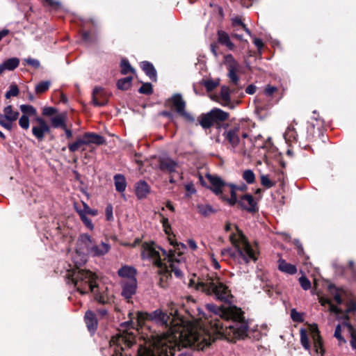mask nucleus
<instances>
[{
    "mask_svg": "<svg viewBox=\"0 0 356 356\" xmlns=\"http://www.w3.org/2000/svg\"><path fill=\"white\" fill-rule=\"evenodd\" d=\"M212 314L207 327L192 325L178 314L173 303L169 306L170 315L156 309L151 314L138 312L137 328L133 331H120L110 341L111 356H129L128 352L139 335L138 356H174L176 348L193 346L204 350L218 339L232 341L247 336L248 323L242 311L236 307L206 305ZM179 356H192L190 353Z\"/></svg>",
    "mask_w": 356,
    "mask_h": 356,
    "instance_id": "nucleus-1",
    "label": "nucleus"
},
{
    "mask_svg": "<svg viewBox=\"0 0 356 356\" xmlns=\"http://www.w3.org/2000/svg\"><path fill=\"white\" fill-rule=\"evenodd\" d=\"M141 257L143 259L149 260L160 269V273L162 274L160 282L161 287H165L163 281L167 280L171 273H174L177 277L182 276L181 269L185 264L177 259L171 251L168 254L165 250L155 247L154 244L145 243L142 246Z\"/></svg>",
    "mask_w": 356,
    "mask_h": 356,
    "instance_id": "nucleus-2",
    "label": "nucleus"
},
{
    "mask_svg": "<svg viewBox=\"0 0 356 356\" xmlns=\"http://www.w3.org/2000/svg\"><path fill=\"white\" fill-rule=\"evenodd\" d=\"M232 228L234 229V232L230 234L229 239L236 248L235 257L238 263L255 262L259 254L257 245L250 243L242 231L236 225L232 226L230 223L225 225L226 232L232 231Z\"/></svg>",
    "mask_w": 356,
    "mask_h": 356,
    "instance_id": "nucleus-3",
    "label": "nucleus"
},
{
    "mask_svg": "<svg viewBox=\"0 0 356 356\" xmlns=\"http://www.w3.org/2000/svg\"><path fill=\"white\" fill-rule=\"evenodd\" d=\"M196 289L208 295H214L217 299L225 302H231L232 298L229 287L222 283L214 273L209 274L206 278L199 281Z\"/></svg>",
    "mask_w": 356,
    "mask_h": 356,
    "instance_id": "nucleus-4",
    "label": "nucleus"
},
{
    "mask_svg": "<svg viewBox=\"0 0 356 356\" xmlns=\"http://www.w3.org/2000/svg\"><path fill=\"white\" fill-rule=\"evenodd\" d=\"M86 259L81 262L74 261L75 268L67 270L66 277L70 280L76 288L77 291L81 294H85L89 291H94L96 284L97 276L90 270H81L79 266L85 263Z\"/></svg>",
    "mask_w": 356,
    "mask_h": 356,
    "instance_id": "nucleus-5",
    "label": "nucleus"
},
{
    "mask_svg": "<svg viewBox=\"0 0 356 356\" xmlns=\"http://www.w3.org/2000/svg\"><path fill=\"white\" fill-rule=\"evenodd\" d=\"M19 113L15 110L11 105L6 106L3 113H0V125L4 129L10 131L13 129V124L19 118Z\"/></svg>",
    "mask_w": 356,
    "mask_h": 356,
    "instance_id": "nucleus-6",
    "label": "nucleus"
},
{
    "mask_svg": "<svg viewBox=\"0 0 356 356\" xmlns=\"http://www.w3.org/2000/svg\"><path fill=\"white\" fill-rule=\"evenodd\" d=\"M95 241L88 234H82L77 240L76 254H89Z\"/></svg>",
    "mask_w": 356,
    "mask_h": 356,
    "instance_id": "nucleus-7",
    "label": "nucleus"
},
{
    "mask_svg": "<svg viewBox=\"0 0 356 356\" xmlns=\"http://www.w3.org/2000/svg\"><path fill=\"white\" fill-rule=\"evenodd\" d=\"M309 332L313 341V346L316 354L323 355L325 350L323 346L322 339L316 324L309 325Z\"/></svg>",
    "mask_w": 356,
    "mask_h": 356,
    "instance_id": "nucleus-8",
    "label": "nucleus"
},
{
    "mask_svg": "<svg viewBox=\"0 0 356 356\" xmlns=\"http://www.w3.org/2000/svg\"><path fill=\"white\" fill-rule=\"evenodd\" d=\"M35 121L38 122V125L32 127V134L39 141H42L45 134L50 132V127L42 118H37Z\"/></svg>",
    "mask_w": 356,
    "mask_h": 356,
    "instance_id": "nucleus-9",
    "label": "nucleus"
},
{
    "mask_svg": "<svg viewBox=\"0 0 356 356\" xmlns=\"http://www.w3.org/2000/svg\"><path fill=\"white\" fill-rule=\"evenodd\" d=\"M241 136L243 138L248 137V134L245 132H241L239 127H234L225 133V139L234 148L239 144Z\"/></svg>",
    "mask_w": 356,
    "mask_h": 356,
    "instance_id": "nucleus-10",
    "label": "nucleus"
},
{
    "mask_svg": "<svg viewBox=\"0 0 356 356\" xmlns=\"http://www.w3.org/2000/svg\"><path fill=\"white\" fill-rule=\"evenodd\" d=\"M207 178L211 184V191L217 195H220L222 198V193L225 191L226 186H229V184L224 182L220 177L213 176L211 175H207Z\"/></svg>",
    "mask_w": 356,
    "mask_h": 356,
    "instance_id": "nucleus-11",
    "label": "nucleus"
},
{
    "mask_svg": "<svg viewBox=\"0 0 356 356\" xmlns=\"http://www.w3.org/2000/svg\"><path fill=\"white\" fill-rule=\"evenodd\" d=\"M238 204L245 210L250 212H254L257 210V204L253 196L250 194H246L240 197Z\"/></svg>",
    "mask_w": 356,
    "mask_h": 356,
    "instance_id": "nucleus-12",
    "label": "nucleus"
},
{
    "mask_svg": "<svg viewBox=\"0 0 356 356\" xmlns=\"http://www.w3.org/2000/svg\"><path fill=\"white\" fill-rule=\"evenodd\" d=\"M108 95L102 88H95L92 92V104L96 106H102L108 102Z\"/></svg>",
    "mask_w": 356,
    "mask_h": 356,
    "instance_id": "nucleus-13",
    "label": "nucleus"
},
{
    "mask_svg": "<svg viewBox=\"0 0 356 356\" xmlns=\"http://www.w3.org/2000/svg\"><path fill=\"white\" fill-rule=\"evenodd\" d=\"M172 105L175 107L176 111L182 116L191 118L190 115L185 111L186 103L179 94H176L170 99Z\"/></svg>",
    "mask_w": 356,
    "mask_h": 356,
    "instance_id": "nucleus-14",
    "label": "nucleus"
},
{
    "mask_svg": "<svg viewBox=\"0 0 356 356\" xmlns=\"http://www.w3.org/2000/svg\"><path fill=\"white\" fill-rule=\"evenodd\" d=\"M122 296L125 298L129 299V298H131V296L136 293V286H137L136 280H131L129 281H122Z\"/></svg>",
    "mask_w": 356,
    "mask_h": 356,
    "instance_id": "nucleus-15",
    "label": "nucleus"
},
{
    "mask_svg": "<svg viewBox=\"0 0 356 356\" xmlns=\"http://www.w3.org/2000/svg\"><path fill=\"white\" fill-rule=\"evenodd\" d=\"M177 163L169 157L159 159V169L164 172H173L176 170Z\"/></svg>",
    "mask_w": 356,
    "mask_h": 356,
    "instance_id": "nucleus-16",
    "label": "nucleus"
},
{
    "mask_svg": "<svg viewBox=\"0 0 356 356\" xmlns=\"http://www.w3.org/2000/svg\"><path fill=\"white\" fill-rule=\"evenodd\" d=\"M111 247L109 244L102 242L99 244L94 243L92 248L90 249L89 255L92 257H101L108 252Z\"/></svg>",
    "mask_w": 356,
    "mask_h": 356,
    "instance_id": "nucleus-17",
    "label": "nucleus"
},
{
    "mask_svg": "<svg viewBox=\"0 0 356 356\" xmlns=\"http://www.w3.org/2000/svg\"><path fill=\"white\" fill-rule=\"evenodd\" d=\"M84 321L88 330L90 332H95L97 328V320L95 313L90 310L87 311L84 316Z\"/></svg>",
    "mask_w": 356,
    "mask_h": 356,
    "instance_id": "nucleus-18",
    "label": "nucleus"
},
{
    "mask_svg": "<svg viewBox=\"0 0 356 356\" xmlns=\"http://www.w3.org/2000/svg\"><path fill=\"white\" fill-rule=\"evenodd\" d=\"M296 124L297 122L294 120L292 123L288 126L284 134V138L288 143H296L298 140V134L295 128V125Z\"/></svg>",
    "mask_w": 356,
    "mask_h": 356,
    "instance_id": "nucleus-19",
    "label": "nucleus"
},
{
    "mask_svg": "<svg viewBox=\"0 0 356 356\" xmlns=\"http://www.w3.org/2000/svg\"><path fill=\"white\" fill-rule=\"evenodd\" d=\"M159 217L161 218L160 222L162 224V227L164 232L168 235V240L170 241V243L175 246L177 243L173 238H172V227L169 222L168 218L165 217L162 213H159Z\"/></svg>",
    "mask_w": 356,
    "mask_h": 356,
    "instance_id": "nucleus-20",
    "label": "nucleus"
},
{
    "mask_svg": "<svg viewBox=\"0 0 356 356\" xmlns=\"http://www.w3.org/2000/svg\"><path fill=\"white\" fill-rule=\"evenodd\" d=\"M118 273L119 276L124 279L123 281H129L131 280H136V271L133 267L128 266H122L121 268L119 269Z\"/></svg>",
    "mask_w": 356,
    "mask_h": 356,
    "instance_id": "nucleus-21",
    "label": "nucleus"
},
{
    "mask_svg": "<svg viewBox=\"0 0 356 356\" xmlns=\"http://www.w3.org/2000/svg\"><path fill=\"white\" fill-rule=\"evenodd\" d=\"M19 65V59L17 58H10L5 61H3L1 64H0V74H1L4 71H13L16 69Z\"/></svg>",
    "mask_w": 356,
    "mask_h": 356,
    "instance_id": "nucleus-22",
    "label": "nucleus"
},
{
    "mask_svg": "<svg viewBox=\"0 0 356 356\" xmlns=\"http://www.w3.org/2000/svg\"><path fill=\"white\" fill-rule=\"evenodd\" d=\"M150 192V187L145 181H140L136 185V195L139 199H143Z\"/></svg>",
    "mask_w": 356,
    "mask_h": 356,
    "instance_id": "nucleus-23",
    "label": "nucleus"
},
{
    "mask_svg": "<svg viewBox=\"0 0 356 356\" xmlns=\"http://www.w3.org/2000/svg\"><path fill=\"white\" fill-rule=\"evenodd\" d=\"M218 41L220 44L225 45L229 50H234L235 46L231 41L230 37L225 31L220 30L217 32Z\"/></svg>",
    "mask_w": 356,
    "mask_h": 356,
    "instance_id": "nucleus-24",
    "label": "nucleus"
},
{
    "mask_svg": "<svg viewBox=\"0 0 356 356\" xmlns=\"http://www.w3.org/2000/svg\"><path fill=\"white\" fill-rule=\"evenodd\" d=\"M278 269L283 273L294 275L297 273V268L295 265L287 263L284 259L278 260Z\"/></svg>",
    "mask_w": 356,
    "mask_h": 356,
    "instance_id": "nucleus-25",
    "label": "nucleus"
},
{
    "mask_svg": "<svg viewBox=\"0 0 356 356\" xmlns=\"http://www.w3.org/2000/svg\"><path fill=\"white\" fill-rule=\"evenodd\" d=\"M230 95L229 89L227 86H222L220 92V95L218 97L217 101L222 106H226L230 104Z\"/></svg>",
    "mask_w": 356,
    "mask_h": 356,
    "instance_id": "nucleus-26",
    "label": "nucleus"
},
{
    "mask_svg": "<svg viewBox=\"0 0 356 356\" xmlns=\"http://www.w3.org/2000/svg\"><path fill=\"white\" fill-rule=\"evenodd\" d=\"M211 115L216 122H224L229 118V113L220 108H213L211 111Z\"/></svg>",
    "mask_w": 356,
    "mask_h": 356,
    "instance_id": "nucleus-27",
    "label": "nucleus"
},
{
    "mask_svg": "<svg viewBox=\"0 0 356 356\" xmlns=\"http://www.w3.org/2000/svg\"><path fill=\"white\" fill-rule=\"evenodd\" d=\"M113 179L116 191L120 193H123L127 187L124 176L121 174H117L114 176Z\"/></svg>",
    "mask_w": 356,
    "mask_h": 356,
    "instance_id": "nucleus-28",
    "label": "nucleus"
},
{
    "mask_svg": "<svg viewBox=\"0 0 356 356\" xmlns=\"http://www.w3.org/2000/svg\"><path fill=\"white\" fill-rule=\"evenodd\" d=\"M141 68L145 73L150 78L155 81L156 77V72L153 65L147 61H143L140 64Z\"/></svg>",
    "mask_w": 356,
    "mask_h": 356,
    "instance_id": "nucleus-29",
    "label": "nucleus"
},
{
    "mask_svg": "<svg viewBox=\"0 0 356 356\" xmlns=\"http://www.w3.org/2000/svg\"><path fill=\"white\" fill-rule=\"evenodd\" d=\"M84 135L88 145L93 143L99 145L104 144L106 142L103 136L97 134L86 133Z\"/></svg>",
    "mask_w": 356,
    "mask_h": 356,
    "instance_id": "nucleus-30",
    "label": "nucleus"
},
{
    "mask_svg": "<svg viewBox=\"0 0 356 356\" xmlns=\"http://www.w3.org/2000/svg\"><path fill=\"white\" fill-rule=\"evenodd\" d=\"M66 115L61 113L52 117L50 120L51 126L54 128H65V126Z\"/></svg>",
    "mask_w": 356,
    "mask_h": 356,
    "instance_id": "nucleus-31",
    "label": "nucleus"
},
{
    "mask_svg": "<svg viewBox=\"0 0 356 356\" xmlns=\"http://www.w3.org/2000/svg\"><path fill=\"white\" fill-rule=\"evenodd\" d=\"M224 63L228 71L238 70L239 64L232 54H227L224 56Z\"/></svg>",
    "mask_w": 356,
    "mask_h": 356,
    "instance_id": "nucleus-32",
    "label": "nucleus"
},
{
    "mask_svg": "<svg viewBox=\"0 0 356 356\" xmlns=\"http://www.w3.org/2000/svg\"><path fill=\"white\" fill-rule=\"evenodd\" d=\"M329 291L332 296H333L334 300L337 304H341L342 296L345 293V291L342 289L337 288L333 284H330Z\"/></svg>",
    "mask_w": 356,
    "mask_h": 356,
    "instance_id": "nucleus-33",
    "label": "nucleus"
},
{
    "mask_svg": "<svg viewBox=\"0 0 356 356\" xmlns=\"http://www.w3.org/2000/svg\"><path fill=\"white\" fill-rule=\"evenodd\" d=\"M88 145L85 135L82 138H77L76 140L71 144H69L68 148L71 152H74L79 150L83 145Z\"/></svg>",
    "mask_w": 356,
    "mask_h": 356,
    "instance_id": "nucleus-34",
    "label": "nucleus"
},
{
    "mask_svg": "<svg viewBox=\"0 0 356 356\" xmlns=\"http://www.w3.org/2000/svg\"><path fill=\"white\" fill-rule=\"evenodd\" d=\"M319 302L321 305L324 306L326 304L329 305V309L331 312H333L336 314H340L342 313V310L339 308L337 306L334 305L331 300L327 298L321 297L319 298Z\"/></svg>",
    "mask_w": 356,
    "mask_h": 356,
    "instance_id": "nucleus-35",
    "label": "nucleus"
},
{
    "mask_svg": "<svg viewBox=\"0 0 356 356\" xmlns=\"http://www.w3.org/2000/svg\"><path fill=\"white\" fill-rule=\"evenodd\" d=\"M200 123L201 126L204 129H208L212 127L215 124V122L213 120V117L211 115V112H209L207 114L203 115L201 117Z\"/></svg>",
    "mask_w": 356,
    "mask_h": 356,
    "instance_id": "nucleus-36",
    "label": "nucleus"
},
{
    "mask_svg": "<svg viewBox=\"0 0 356 356\" xmlns=\"http://www.w3.org/2000/svg\"><path fill=\"white\" fill-rule=\"evenodd\" d=\"M300 342L303 348L307 350H310V343L309 340V337L307 334V331L305 329H300Z\"/></svg>",
    "mask_w": 356,
    "mask_h": 356,
    "instance_id": "nucleus-37",
    "label": "nucleus"
},
{
    "mask_svg": "<svg viewBox=\"0 0 356 356\" xmlns=\"http://www.w3.org/2000/svg\"><path fill=\"white\" fill-rule=\"evenodd\" d=\"M76 211L77 213L79 214V215H91V216H95L98 214V211L97 209H92L91 208L89 207V206L83 202V209H76Z\"/></svg>",
    "mask_w": 356,
    "mask_h": 356,
    "instance_id": "nucleus-38",
    "label": "nucleus"
},
{
    "mask_svg": "<svg viewBox=\"0 0 356 356\" xmlns=\"http://www.w3.org/2000/svg\"><path fill=\"white\" fill-rule=\"evenodd\" d=\"M132 81L131 76H127L121 79H119L117 83V86L120 90H127L131 86Z\"/></svg>",
    "mask_w": 356,
    "mask_h": 356,
    "instance_id": "nucleus-39",
    "label": "nucleus"
},
{
    "mask_svg": "<svg viewBox=\"0 0 356 356\" xmlns=\"http://www.w3.org/2000/svg\"><path fill=\"white\" fill-rule=\"evenodd\" d=\"M229 187L230 188L231 197L230 198H225V200L229 205L234 206L237 202L238 203V195L237 193H235L234 184H229Z\"/></svg>",
    "mask_w": 356,
    "mask_h": 356,
    "instance_id": "nucleus-40",
    "label": "nucleus"
},
{
    "mask_svg": "<svg viewBox=\"0 0 356 356\" xmlns=\"http://www.w3.org/2000/svg\"><path fill=\"white\" fill-rule=\"evenodd\" d=\"M51 82L49 81H44L40 82L35 86V92L38 94H42L45 92L49 88Z\"/></svg>",
    "mask_w": 356,
    "mask_h": 356,
    "instance_id": "nucleus-41",
    "label": "nucleus"
},
{
    "mask_svg": "<svg viewBox=\"0 0 356 356\" xmlns=\"http://www.w3.org/2000/svg\"><path fill=\"white\" fill-rule=\"evenodd\" d=\"M20 111L23 115H35L37 113L36 109L31 105L22 104L19 107Z\"/></svg>",
    "mask_w": 356,
    "mask_h": 356,
    "instance_id": "nucleus-42",
    "label": "nucleus"
},
{
    "mask_svg": "<svg viewBox=\"0 0 356 356\" xmlns=\"http://www.w3.org/2000/svg\"><path fill=\"white\" fill-rule=\"evenodd\" d=\"M243 179L248 184H252L255 181V175L252 170H245L243 172Z\"/></svg>",
    "mask_w": 356,
    "mask_h": 356,
    "instance_id": "nucleus-43",
    "label": "nucleus"
},
{
    "mask_svg": "<svg viewBox=\"0 0 356 356\" xmlns=\"http://www.w3.org/2000/svg\"><path fill=\"white\" fill-rule=\"evenodd\" d=\"M197 208L198 212L204 216H207L213 212V208L209 204H199Z\"/></svg>",
    "mask_w": 356,
    "mask_h": 356,
    "instance_id": "nucleus-44",
    "label": "nucleus"
},
{
    "mask_svg": "<svg viewBox=\"0 0 356 356\" xmlns=\"http://www.w3.org/2000/svg\"><path fill=\"white\" fill-rule=\"evenodd\" d=\"M261 184L266 188H270L275 185V183L270 180L268 175H261L260 176Z\"/></svg>",
    "mask_w": 356,
    "mask_h": 356,
    "instance_id": "nucleus-45",
    "label": "nucleus"
},
{
    "mask_svg": "<svg viewBox=\"0 0 356 356\" xmlns=\"http://www.w3.org/2000/svg\"><path fill=\"white\" fill-rule=\"evenodd\" d=\"M19 94V88L17 85L11 84L9 90L6 92V98L10 99L11 97H16Z\"/></svg>",
    "mask_w": 356,
    "mask_h": 356,
    "instance_id": "nucleus-46",
    "label": "nucleus"
},
{
    "mask_svg": "<svg viewBox=\"0 0 356 356\" xmlns=\"http://www.w3.org/2000/svg\"><path fill=\"white\" fill-rule=\"evenodd\" d=\"M132 72H134V69L131 67L129 61L126 59H122L121 61V73L127 74Z\"/></svg>",
    "mask_w": 356,
    "mask_h": 356,
    "instance_id": "nucleus-47",
    "label": "nucleus"
},
{
    "mask_svg": "<svg viewBox=\"0 0 356 356\" xmlns=\"http://www.w3.org/2000/svg\"><path fill=\"white\" fill-rule=\"evenodd\" d=\"M344 325H346L347 327H348V328L350 331V336H351V339L350 341V346L353 349L356 350V330L355 329H353V326L348 323H345Z\"/></svg>",
    "mask_w": 356,
    "mask_h": 356,
    "instance_id": "nucleus-48",
    "label": "nucleus"
},
{
    "mask_svg": "<svg viewBox=\"0 0 356 356\" xmlns=\"http://www.w3.org/2000/svg\"><path fill=\"white\" fill-rule=\"evenodd\" d=\"M138 92L141 94L150 95L152 93V86L149 83H143L139 88Z\"/></svg>",
    "mask_w": 356,
    "mask_h": 356,
    "instance_id": "nucleus-49",
    "label": "nucleus"
},
{
    "mask_svg": "<svg viewBox=\"0 0 356 356\" xmlns=\"http://www.w3.org/2000/svg\"><path fill=\"white\" fill-rule=\"evenodd\" d=\"M19 125L23 129L27 130L29 128V119L26 115H22L19 119Z\"/></svg>",
    "mask_w": 356,
    "mask_h": 356,
    "instance_id": "nucleus-50",
    "label": "nucleus"
},
{
    "mask_svg": "<svg viewBox=\"0 0 356 356\" xmlns=\"http://www.w3.org/2000/svg\"><path fill=\"white\" fill-rule=\"evenodd\" d=\"M232 25L235 26H241L244 29V31L250 35H251V32L249 29H248L245 24L241 21L239 17H235L232 19Z\"/></svg>",
    "mask_w": 356,
    "mask_h": 356,
    "instance_id": "nucleus-51",
    "label": "nucleus"
},
{
    "mask_svg": "<svg viewBox=\"0 0 356 356\" xmlns=\"http://www.w3.org/2000/svg\"><path fill=\"white\" fill-rule=\"evenodd\" d=\"M299 283L304 290H308L311 287V282L305 276L299 278Z\"/></svg>",
    "mask_w": 356,
    "mask_h": 356,
    "instance_id": "nucleus-52",
    "label": "nucleus"
},
{
    "mask_svg": "<svg viewBox=\"0 0 356 356\" xmlns=\"http://www.w3.org/2000/svg\"><path fill=\"white\" fill-rule=\"evenodd\" d=\"M58 111L56 108L51 106H47L42 109V115L44 116H52L57 113Z\"/></svg>",
    "mask_w": 356,
    "mask_h": 356,
    "instance_id": "nucleus-53",
    "label": "nucleus"
},
{
    "mask_svg": "<svg viewBox=\"0 0 356 356\" xmlns=\"http://www.w3.org/2000/svg\"><path fill=\"white\" fill-rule=\"evenodd\" d=\"M291 317L293 321L302 322L304 321L300 313L298 312L295 309L291 310Z\"/></svg>",
    "mask_w": 356,
    "mask_h": 356,
    "instance_id": "nucleus-54",
    "label": "nucleus"
},
{
    "mask_svg": "<svg viewBox=\"0 0 356 356\" xmlns=\"http://www.w3.org/2000/svg\"><path fill=\"white\" fill-rule=\"evenodd\" d=\"M334 336L339 341L340 343H346V340L341 335V327L340 325H337Z\"/></svg>",
    "mask_w": 356,
    "mask_h": 356,
    "instance_id": "nucleus-55",
    "label": "nucleus"
},
{
    "mask_svg": "<svg viewBox=\"0 0 356 356\" xmlns=\"http://www.w3.org/2000/svg\"><path fill=\"white\" fill-rule=\"evenodd\" d=\"M80 218L83 222V224L86 225V227H88L89 229L92 230L94 228V225L92 222V220L89 219L85 215H79Z\"/></svg>",
    "mask_w": 356,
    "mask_h": 356,
    "instance_id": "nucleus-56",
    "label": "nucleus"
},
{
    "mask_svg": "<svg viewBox=\"0 0 356 356\" xmlns=\"http://www.w3.org/2000/svg\"><path fill=\"white\" fill-rule=\"evenodd\" d=\"M218 82L213 80H207L204 82V86L208 91H211L217 87Z\"/></svg>",
    "mask_w": 356,
    "mask_h": 356,
    "instance_id": "nucleus-57",
    "label": "nucleus"
},
{
    "mask_svg": "<svg viewBox=\"0 0 356 356\" xmlns=\"http://www.w3.org/2000/svg\"><path fill=\"white\" fill-rule=\"evenodd\" d=\"M106 218L108 221H112L113 220V206L111 204H107L106 209Z\"/></svg>",
    "mask_w": 356,
    "mask_h": 356,
    "instance_id": "nucleus-58",
    "label": "nucleus"
},
{
    "mask_svg": "<svg viewBox=\"0 0 356 356\" xmlns=\"http://www.w3.org/2000/svg\"><path fill=\"white\" fill-rule=\"evenodd\" d=\"M238 70H229L228 71V76L230 79L231 81L234 84H237L238 81V77L236 74Z\"/></svg>",
    "mask_w": 356,
    "mask_h": 356,
    "instance_id": "nucleus-59",
    "label": "nucleus"
},
{
    "mask_svg": "<svg viewBox=\"0 0 356 356\" xmlns=\"http://www.w3.org/2000/svg\"><path fill=\"white\" fill-rule=\"evenodd\" d=\"M277 90V87L270 85H267L264 89V93L267 96H271Z\"/></svg>",
    "mask_w": 356,
    "mask_h": 356,
    "instance_id": "nucleus-60",
    "label": "nucleus"
},
{
    "mask_svg": "<svg viewBox=\"0 0 356 356\" xmlns=\"http://www.w3.org/2000/svg\"><path fill=\"white\" fill-rule=\"evenodd\" d=\"M25 61L27 64H29L35 68H37L40 66V62L36 59L29 58H26L25 60Z\"/></svg>",
    "mask_w": 356,
    "mask_h": 356,
    "instance_id": "nucleus-61",
    "label": "nucleus"
},
{
    "mask_svg": "<svg viewBox=\"0 0 356 356\" xmlns=\"http://www.w3.org/2000/svg\"><path fill=\"white\" fill-rule=\"evenodd\" d=\"M187 244L192 250H196L197 249V243L193 239L191 238L187 240Z\"/></svg>",
    "mask_w": 356,
    "mask_h": 356,
    "instance_id": "nucleus-62",
    "label": "nucleus"
},
{
    "mask_svg": "<svg viewBox=\"0 0 356 356\" xmlns=\"http://www.w3.org/2000/svg\"><path fill=\"white\" fill-rule=\"evenodd\" d=\"M211 265L213 266L214 268H216V269L220 268V264L213 254L211 256Z\"/></svg>",
    "mask_w": 356,
    "mask_h": 356,
    "instance_id": "nucleus-63",
    "label": "nucleus"
},
{
    "mask_svg": "<svg viewBox=\"0 0 356 356\" xmlns=\"http://www.w3.org/2000/svg\"><path fill=\"white\" fill-rule=\"evenodd\" d=\"M256 89H257V88L255 86L249 85L245 89V92L248 94L252 95L256 92Z\"/></svg>",
    "mask_w": 356,
    "mask_h": 356,
    "instance_id": "nucleus-64",
    "label": "nucleus"
}]
</instances>
